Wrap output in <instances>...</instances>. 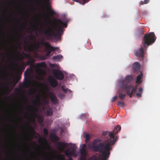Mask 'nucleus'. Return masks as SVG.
<instances>
[{
	"instance_id": "7",
	"label": "nucleus",
	"mask_w": 160,
	"mask_h": 160,
	"mask_svg": "<svg viewBox=\"0 0 160 160\" xmlns=\"http://www.w3.org/2000/svg\"><path fill=\"white\" fill-rule=\"evenodd\" d=\"M42 44L45 46L47 50V52L45 54V56L49 57L51 53V52L54 51L56 49L58 48V47H52L47 42H42Z\"/></svg>"
},
{
	"instance_id": "38",
	"label": "nucleus",
	"mask_w": 160,
	"mask_h": 160,
	"mask_svg": "<svg viewBox=\"0 0 160 160\" xmlns=\"http://www.w3.org/2000/svg\"><path fill=\"white\" fill-rule=\"evenodd\" d=\"M27 123L28 125V128H29V129H30L32 130L33 131V132H34V131H33V129L32 127V126H31V125H30L29 124V123L28 122H27Z\"/></svg>"
},
{
	"instance_id": "21",
	"label": "nucleus",
	"mask_w": 160,
	"mask_h": 160,
	"mask_svg": "<svg viewBox=\"0 0 160 160\" xmlns=\"http://www.w3.org/2000/svg\"><path fill=\"white\" fill-rule=\"evenodd\" d=\"M62 56L61 55H58L53 56L52 57V59L54 61H60L59 60L62 59Z\"/></svg>"
},
{
	"instance_id": "25",
	"label": "nucleus",
	"mask_w": 160,
	"mask_h": 160,
	"mask_svg": "<svg viewBox=\"0 0 160 160\" xmlns=\"http://www.w3.org/2000/svg\"><path fill=\"white\" fill-rule=\"evenodd\" d=\"M36 47H37V48H38L39 47V45L38 44L36 43L33 44L32 45V46H31L29 48V50L30 51H32L33 49V48H35Z\"/></svg>"
},
{
	"instance_id": "20",
	"label": "nucleus",
	"mask_w": 160,
	"mask_h": 160,
	"mask_svg": "<svg viewBox=\"0 0 160 160\" xmlns=\"http://www.w3.org/2000/svg\"><path fill=\"white\" fill-rule=\"evenodd\" d=\"M133 68L136 71H138L140 68V65L138 62H136L133 64Z\"/></svg>"
},
{
	"instance_id": "26",
	"label": "nucleus",
	"mask_w": 160,
	"mask_h": 160,
	"mask_svg": "<svg viewBox=\"0 0 160 160\" xmlns=\"http://www.w3.org/2000/svg\"><path fill=\"white\" fill-rule=\"evenodd\" d=\"M38 122L39 123H42L43 122V119L42 117L40 115L37 116Z\"/></svg>"
},
{
	"instance_id": "40",
	"label": "nucleus",
	"mask_w": 160,
	"mask_h": 160,
	"mask_svg": "<svg viewBox=\"0 0 160 160\" xmlns=\"http://www.w3.org/2000/svg\"><path fill=\"white\" fill-rule=\"evenodd\" d=\"M143 89L142 88H139L138 89V91L140 93H142V92Z\"/></svg>"
},
{
	"instance_id": "6",
	"label": "nucleus",
	"mask_w": 160,
	"mask_h": 160,
	"mask_svg": "<svg viewBox=\"0 0 160 160\" xmlns=\"http://www.w3.org/2000/svg\"><path fill=\"white\" fill-rule=\"evenodd\" d=\"M0 72L2 77L3 79L6 78L7 81L8 82V84L5 82H1V85H4V87L7 88L8 87V85L10 83L11 78L8 77L6 69L2 65H0Z\"/></svg>"
},
{
	"instance_id": "44",
	"label": "nucleus",
	"mask_w": 160,
	"mask_h": 160,
	"mask_svg": "<svg viewBox=\"0 0 160 160\" xmlns=\"http://www.w3.org/2000/svg\"><path fill=\"white\" fill-rule=\"evenodd\" d=\"M56 65H57V64H50V66H52V67H54V66H56Z\"/></svg>"
},
{
	"instance_id": "15",
	"label": "nucleus",
	"mask_w": 160,
	"mask_h": 160,
	"mask_svg": "<svg viewBox=\"0 0 160 160\" xmlns=\"http://www.w3.org/2000/svg\"><path fill=\"white\" fill-rule=\"evenodd\" d=\"M48 81L52 87L53 88L56 87L58 84V82L53 78H49Z\"/></svg>"
},
{
	"instance_id": "16",
	"label": "nucleus",
	"mask_w": 160,
	"mask_h": 160,
	"mask_svg": "<svg viewBox=\"0 0 160 160\" xmlns=\"http://www.w3.org/2000/svg\"><path fill=\"white\" fill-rule=\"evenodd\" d=\"M31 107L33 109L32 110L33 112L31 113V115L32 116L31 118L32 119V121L33 122H35V119H34V117H36L37 115L34 113L37 112L38 111V109L36 107H34L32 106H31Z\"/></svg>"
},
{
	"instance_id": "34",
	"label": "nucleus",
	"mask_w": 160,
	"mask_h": 160,
	"mask_svg": "<svg viewBox=\"0 0 160 160\" xmlns=\"http://www.w3.org/2000/svg\"><path fill=\"white\" fill-rule=\"evenodd\" d=\"M118 105L121 107H123L124 105V103L123 102L120 101L118 102Z\"/></svg>"
},
{
	"instance_id": "50",
	"label": "nucleus",
	"mask_w": 160,
	"mask_h": 160,
	"mask_svg": "<svg viewBox=\"0 0 160 160\" xmlns=\"http://www.w3.org/2000/svg\"><path fill=\"white\" fill-rule=\"evenodd\" d=\"M67 160H72V159H71V158H70V159H68Z\"/></svg>"
},
{
	"instance_id": "24",
	"label": "nucleus",
	"mask_w": 160,
	"mask_h": 160,
	"mask_svg": "<svg viewBox=\"0 0 160 160\" xmlns=\"http://www.w3.org/2000/svg\"><path fill=\"white\" fill-rule=\"evenodd\" d=\"M47 7L48 9H49V14L52 15L53 16L55 14V12L52 9H51V6L49 5H47Z\"/></svg>"
},
{
	"instance_id": "23",
	"label": "nucleus",
	"mask_w": 160,
	"mask_h": 160,
	"mask_svg": "<svg viewBox=\"0 0 160 160\" xmlns=\"http://www.w3.org/2000/svg\"><path fill=\"white\" fill-rule=\"evenodd\" d=\"M36 98L37 99V100H34L33 101V104L36 106L38 105V103L39 102L40 100V96L39 95H37Z\"/></svg>"
},
{
	"instance_id": "51",
	"label": "nucleus",
	"mask_w": 160,
	"mask_h": 160,
	"mask_svg": "<svg viewBox=\"0 0 160 160\" xmlns=\"http://www.w3.org/2000/svg\"><path fill=\"white\" fill-rule=\"evenodd\" d=\"M46 59V58H45V57H44L43 59Z\"/></svg>"
},
{
	"instance_id": "4",
	"label": "nucleus",
	"mask_w": 160,
	"mask_h": 160,
	"mask_svg": "<svg viewBox=\"0 0 160 160\" xmlns=\"http://www.w3.org/2000/svg\"><path fill=\"white\" fill-rule=\"evenodd\" d=\"M26 56L27 58H29L30 59L28 60L30 64V67L31 68L29 69V71H28V69L24 72L25 78L24 80L23 81L22 83L21 84L22 87L23 88H27L29 84V80L28 79L30 77V75L31 72L32 71V68L34 66L35 59L32 58H31L30 55L28 54H26Z\"/></svg>"
},
{
	"instance_id": "13",
	"label": "nucleus",
	"mask_w": 160,
	"mask_h": 160,
	"mask_svg": "<svg viewBox=\"0 0 160 160\" xmlns=\"http://www.w3.org/2000/svg\"><path fill=\"white\" fill-rule=\"evenodd\" d=\"M48 95L52 102L54 104L58 103V100L55 95L52 92H48Z\"/></svg>"
},
{
	"instance_id": "33",
	"label": "nucleus",
	"mask_w": 160,
	"mask_h": 160,
	"mask_svg": "<svg viewBox=\"0 0 160 160\" xmlns=\"http://www.w3.org/2000/svg\"><path fill=\"white\" fill-rule=\"evenodd\" d=\"M85 141L87 142L90 139V136L88 134H87L85 135Z\"/></svg>"
},
{
	"instance_id": "17",
	"label": "nucleus",
	"mask_w": 160,
	"mask_h": 160,
	"mask_svg": "<svg viewBox=\"0 0 160 160\" xmlns=\"http://www.w3.org/2000/svg\"><path fill=\"white\" fill-rule=\"evenodd\" d=\"M58 146L60 150L63 151L64 148L67 147V144L62 142H59L58 143Z\"/></svg>"
},
{
	"instance_id": "49",
	"label": "nucleus",
	"mask_w": 160,
	"mask_h": 160,
	"mask_svg": "<svg viewBox=\"0 0 160 160\" xmlns=\"http://www.w3.org/2000/svg\"><path fill=\"white\" fill-rule=\"evenodd\" d=\"M2 10V7H0V12H1Z\"/></svg>"
},
{
	"instance_id": "36",
	"label": "nucleus",
	"mask_w": 160,
	"mask_h": 160,
	"mask_svg": "<svg viewBox=\"0 0 160 160\" xmlns=\"http://www.w3.org/2000/svg\"><path fill=\"white\" fill-rule=\"evenodd\" d=\"M19 54L18 52H16L15 55V58L17 59V60H18L19 58Z\"/></svg>"
},
{
	"instance_id": "48",
	"label": "nucleus",
	"mask_w": 160,
	"mask_h": 160,
	"mask_svg": "<svg viewBox=\"0 0 160 160\" xmlns=\"http://www.w3.org/2000/svg\"><path fill=\"white\" fill-rule=\"evenodd\" d=\"M23 25H24L25 26L27 25V23L26 22H25L23 23Z\"/></svg>"
},
{
	"instance_id": "29",
	"label": "nucleus",
	"mask_w": 160,
	"mask_h": 160,
	"mask_svg": "<svg viewBox=\"0 0 160 160\" xmlns=\"http://www.w3.org/2000/svg\"><path fill=\"white\" fill-rule=\"evenodd\" d=\"M51 138H52L55 141H58L59 140V138L54 134L51 137Z\"/></svg>"
},
{
	"instance_id": "42",
	"label": "nucleus",
	"mask_w": 160,
	"mask_h": 160,
	"mask_svg": "<svg viewBox=\"0 0 160 160\" xmlns=\"http://www.w3.org/2000/svg\"><path fill=\"white\" fill-rule=\"evenodd\" d=\"M6 15V13L4 12H3V11H2V15L3 17H5Z\"/></svg>"
},
{
	"instance_id": "5",
	"label": "nucleus",
	"mask_w": 160,
	"mask_h": 160,
	"mask_svg": "<svg viewBox=\"0 0 160 160\" xmlns=\"http://www.w3.org/2000/svg\"><path fill=\"white\" fill-rule=\"evenodd\" d=\"M156 39L153 32H151L145 34L142 41L143 46L145 48H147L149 46L155 42Z\"/></svg>"
},
{
	"instance_id": "28",
	"label": "nucleus",
	"mask_w": 160,
	"mask_h": 160,
	"mask_svg": "<svg viewBox=\"0 0 160 160\" xmlns=\"http://www.w3.org/2000/svg\"><path fill=\"white\" fill-rule=\"evenodd\" d=\"M61 88L63 92L65 93H66L68 92V89L67 88H65V86H62L61 87Z\"/></svg>"
},
{
	"instance_id": "9",
	"label": "nucleus",
	"mask_w": 160,
	"mask_h": 160,
	"mask_svg": "<svg viewBox=\"0 0 160 160\" xmlns=\"http://www.w3.org/2000/svg\"><path fill=\"white\" fill-rule=\"evenodd\" d=\"M36 67L37 68V72L41 75H44L46 74L45 71L41 68L40 67L46 68L47 67V65L46 63L44 62L41 63H38L36 64Z\"/></svg>"
},
{
	"instance_id": "31",
	"label": "nucleus",
	"mask_w": 160,
	"mask_h": 160,
	"mask_svg": "<svg viewBox=\"0 0 160 160\" xmlns=\"http://www.w3.org/2000/svg\"><path fill=\"white\" fill-rule=\"evenodd\" d=\"M149 0H144V1H141L140 2L139 4L140 5H143L144 4H146L148 3Z\"/></svg>"
},
{
	"instance_id": "45",
	"label": "nucleus",
	"mask_w": 160,
	"mask_h": 160,
	"mask_svg": "<svg viewBox=\"0 0 160 160\" xmlns=\"http://www.w3.org/2000/svg\"><path fill=\"white\" fill-rule=\"evenodd\" d=\"M107 134V132H104L102 133V134L103 135H105Z\"/></svg>"
},
{
	"instance_id": "19",
	"label": "nucleus",
	"mask_w": 160,
	"mask_h": 160,
	"mask_svg": "<svg viewBox=\"0 0 160 160\" xmlns=\"http://www.w3.org/2000/svg\"><path fill=\"white\" fill-rule=\"evenodd\" d=\"M143 74L141 72L140 74L137 77L136 83L138 84H141L142 82V78Z\"/></svg>"
},
{
	"instance_id": "1",
	"label": "nucleus",
	"mask_w": 160,
	"mask_h": 160,
	"mask_svg": "<svg viewBox=\"0 0 160 160\" xmlns=\"http://www.w3.org/2000/svg\"><path fill=\"white\" fill-rule=\"evenodd\" d=\"M101 142L100 139H97L93 141L91 148L95 152L101 153L100 158L98 160H107L110 154V151L112 149V146L114 144L115 141L110 139L105 140L104 142L97 143Z\"/></svg>"
},
{
	"instance_id": "35",
	"label": "nucleus",
	"mask_w": 160,
	"mask_h": 160,
	"mask_svg": "<svg viewBox=\"0 0 160 160\" xmlns=\"http://www.w3.org/2000/svg\"><path fill=\"white\" fill-rule=\"evenodd\" d=\"M43 133H44V134H45V135H47L48 134V131L46 128H44L43 130Z\"/></svg>"
},
{
	"instance_id": "37",
	"label": "nucleus",
	"mask_w": 160,
	"mask_h": 160,
	"mask_svg": "<svg viewBox=\"0 0 160 160\" xmlns=\"http://www.w3.org/2000/svg\"><path fill=\"white\" fill-rule=\"evenodd\" d=\"M138 31L140 33H142L143 32V28H139L138 30Z\"/></svg>"
},
{
	"instance_id": "53",
	"label": "nucleus",
	"mask_w": 160,
	"mask_h": 160,
	"mask_svg": "<svg viewBox=\"0 0 160 160\" xmlns=\"http://www.w3.org/2000/svg\"><path fill=\"white\" fill-rule=\"evenodd\" d=\"M46 160H47V159H46Z\"/></svg>"
},
{
	"instance_id": "10",
	"label": "nucleus",
	"mask_w": 160,
	"mask_h": 160,
	"mask_svg": "<svg viewBox=\"0 0 160 160\" xmlns=\"http://www.w3.org/2000/svg\"><path fill=\"white\" fill-rule=\"evenodd\" d=\"M121 127L120 126L118 125L115 127L114 130L112 132H111L109 133V139L112 140H114L115 141V143L116 141V139L115 138V135L117 134L118 132L121 130Z\"/></svg>"
},
{
	"instance_id": "52",
	"label": "nucleus",
	"mask_w": 160,
	"mask_h": 160,
	"mask_svg": "<svg viewBox=\"0 0 160 160\" xmlns=\"http://www.w3.org/2000/svg\"><path fill=\"white\" fill-rule=\"evenodd\" d=\"M45 15H46V13H45Z\"/></svg>"
},
{
	"instance_id": "11",
	"label": "nucleus",
	"mask_w": 160,
	"mask_h": 160,
	"mask_svg": "<svg viewBox=\"0 0 160 160\" xmlns=\"http://www.w3.org/2000/svg\"><path fill=\"white\" fill-rule=\"evenodd\" d=\"M86 144H83L80 150L81 154L80 160H86V156L87 154L86 152Z\"/></svg>"
},
{
	"instance_id": "14",
	"label": "nucleus",
	"mask_w": 160,
	"mask_h": 160,
	"mask_svg": "<svg viewBox=\"0 0 160 160\" xmlns=\"http://www.w3.org/2000/svg\"><path fill=\"white\" fill-rule=\"evenodd\" d=\"M135 55L137 56L142 58V59H143L144 56V52L142 47L135 51Z\"/></svg>"
},
{
	"instance_id": "46",
	"label": "nucleus",
	"mask_w": 160,
	"mask_h": 160,
	"mask_svg": "<svg viewBox=\"0 0 160 160\" xmlns=\"http://www.w3.org/2000/svg\"><path fill=\"white\" fill-rule=\"evenodd\" d=\"M14 91H19V89L17 88H16L15 89Z\"/></svg>"
},
{
	"instance_id": "22",
	"label": "nucleus",
	"mask_w": 160,
	"mask_h": 160,
	"mask_svg": "<svg viewBox=\"0 0 160 160\" xmlns=\"http://www.w3.org/2000/svg\"><path fill=\"white\" fill-rule=\"evenodd\" d=\"M46 114L47 116H51L52 115V109L51 108H48Z\"/></svg>"
},
{
	"instance_id": "41",
	"label": "nucleus",
	"mask_w": 160,
	"mask_h": 160,
	"mask_svg": "<svg viewBox=\"0 0 160 160\" xmlns=\"http://www.w3.org/2000/svg\"><path fill=\"white\" fill-rule=\"evenodd\" d=\"M136 95L138 97H141V93H138L136 94Z\"/></svg>"
},
{
	"instance_id": "27",
	"label": "nucleus",
	"mask_w": 160,
	"mask_h": 160,
	"mask_svg": "<svg viewBox=\"0 0 160 160\" xmlns=\"http://www.w3.org/2000/svg\"><path fill=\"white\" fill-rule=\"evenodd\" d=\"M42 103L44 105H48L49 104V102L47 98H45L42 101Z\"/></svg>"
},
{
	"instance_id": "30",
	"label": "nucleus",
	"mask_w": 160,
	"mask_h": 160,
	"mask_svg": "<svg viewBox=\"0 0 160 160\" xmlns=\"http://www.w3.org/2000/svg\"><path fill=\"white\" fill-rule=\"evenodd\" d=\"M126 94H122L120 93H119V97L121 99H123L126 96Z\"/></svg>"
},
{
	"instance_id": "18",
	"label": "nucleus",
	"mask_w": 160,
	"mask_h": 160,
	"mask_svg": "<svg viewBox=\"0 0 160 160\" xmlns=\"http://www.w3.org/2000/svg\"><path fill=\"white\" fill-rule=\"evenodd\" d=\"M16 66H17L18 70L19 72L20 73H22V71L25 68V63L22 62L21 66L19 67L18 64H16Z\"/></svg>"
},
{
	"instance_id": "12",
	"label": "nucleus",
	"mask_w": 160,
	"mask_h": 160,
	"mask_svg": "<svg viewBox=\"0 0 160 160\" xmlns=\"http://www.w3.org/2000/svg\"><path fill=\"white\" fill-rule=\"evenodd\" d=\"M53 74L55 77L58 80H62L64 78L63 73L60 71L54 70L53 71Z\"/></svg>"
},
{
	"instance_id": "3",
	"label": "nucleus",
	"mask_w": 160,
	"mask_h": 160,
	"mask_svg": "<svg viewBox=\"0 0 160 160\" xmlns=\"http://www.w3.org/2000/svg\"><path fill=\"white\" fill-rule=\"evenodd\" d=\"M133 78L131 75L126 76L125 79L122 81V83L120 85L121 88L124 90L126 93L129 95L130 98H131L132 95L137 90L136 87H134L132 85H127V84H124V83H128L131 82Z\"/></svg>"
},
{
	"instance_id": "39",
	"label": "nucleus",
	"mask_w": 160,
	"mask_h": 160,
	"mask_svg": "<svg viewBox=\"0 0 160 160\" xmlns=\"http://www.w3.org/2000/svg\"><path fill=\"white\" fill-rule=\"evenodd\" d=\"M118 97L117 96H115L114 97L112 100V102H114L117 98Z\"/></svg>"
},
{
	"instance_id": "2",
	"label": "nucleus",
	"mask_w": 160,
	"mask_h": 160,
	"mask_svg": "<svg viewBox=\"0 0 160 160\" xmlns=\"http://www.w3.org/2000/svg\"><path fill=\"white\" fill-rule=\"evenodd\" d=\"M67 26L66 22H63L60 19H56L55 23L48 26L47 28H43V33L48 39L53 38L59 39L63 34V28H66Z\"/></svg>"
},
{
	"instance_id": "8",
	"label": "nucleus",
	"mask_w": 160,
	"mask_h": 160,
	"mask_svg": "<svg viewBox=\"0 0 160 160\" xmlns=\"http://www.w3.org/2000/svg\"><path fill=\"white\" fill-rule=\"evenodd\" d=\"M71 150L68 148L64 152L66 156L68 157H70L72 156H76L75 152L76 149V147L75 144H73L71 147Z\"/></svg>"
},
{
	"instance_id": "43",
	"label": "nucleus",
	"mask_w": 160,
	"mask_h": 160,
	"mask_svg": "<svg viewBox=\"0 0 160 160\" xmlns=\"http://www.w3.org/2000/svg\"><path fill=\"white\" fill-rule=\"evenodd\" d=\"M29 65L30 66V64L28 61H27L26 63H25V66Z\"/></svg>"
},
{
	"instance_id": "32",
	"label": "nucleus",
	"mask_w": 160,
	"mask_h": 160,
	"mask_svg": "<svg viewBox=\"0 0 160 160\" xmlns=\"http://www.w3.org/2000/svg\"><path fill=\"white\" fill-rule=\"evenodd\" d=\"M58 159L59 160H65V158L62 155H59L58 157Z\"/></svg>"
},
{
	"instance_id": "47",
	"label": "nucleus",
	"mask_w": 160,
	"mask_h": 160,
	"mask_svg": "<svg viewBox=\"0 0 160 160\" xmlns=\"http://www.w3.org/2000/svg\"><path fill=\"white\" fill-rule=\"evenodd\" d=\"M42 139L43 140V141H45V142H47V140L45 138H42Z\"/></svg>"
}]
</instances>
